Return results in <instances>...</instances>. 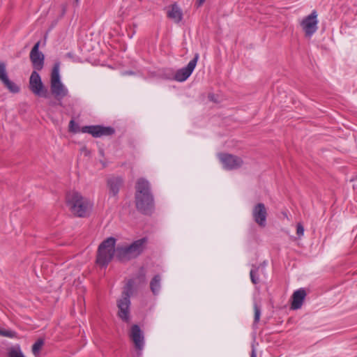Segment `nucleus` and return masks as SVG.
<instances>
[{"instance_id":"nucleus-6","label":"nucleus","mask_w":357,"mask_h":357,"mask_svg":"<svg viewBox=\"0 0 357 357\" xmlns=\"http://www.w3.org/2000/svg\"><path fill=\"white\" fill-rule=\"evenodd\" d=\"M59 66V63H56L52 68L50 78V90L52 96L59 102V105L62 106L61 100L68 96V90L61 82Z\"/></svg>"},{"instance_id":"nucleus-7","label":"nucleus","mask_w":357,"mask_h":357,"mask_svg":"<svg viewBox=\"0 0 357 357\" xmlns=\"http://www.w3.org/2000/svg\"><path fill=\"white\" fill-rule=\"evenodd\" d=\"M29 89L36 96L43 98L47 97V90L44 86L40 76L36 71H33L30 76Z\"/></svg>"},{"instance_id":"nucleus-21","label":"nucleus","mask_w":357,"mask_h":357,"mask_svg":"<svg viewBox=\"0 0 357 357\" xmlns=\"http://www.w3.org/2000/svg\"><path fill=\"white\" fill-rule=\"evenodd\" d=\"M6 357H25L20 347H11L7 354Z\"/></svg>"},{"instance_id":"nucleus-29","label":"nucleus","mask_w":357,"mask_h":357,"mask_svg":"<svg viewBox=\"0 0 357 357\" xmlns=\"http://www.w3.org/2000/svg\"><path fill=\"white\" fill-rule=\"evenodd\" d=\"M76 1H78V0H76Z\"/></svg>"},{"instance_id":"nucleus-12","label":"nucleus","mask_w":357,"mask_h":357,"mask_svg":"<svg viewBox=\"0 0 357 357\" xmlns=\"http://www.w3.org/2000/svg\"><path fill=\"white\" fill-rule=\"evenodd\" d=\"M254 221L260 227H264L266 225L267 210L263 203L257 204L252 208Z\"/></svg>"},{"instance_id":"nucleus-5","label":"nucleus","mask_w":357,"mask_h":357,"mask_svg":"<svg viewBox=\"0 0 357 357\" xmlns=\"http://www.w3.org/2000/svg\"><path fill=\"white\" fill-rule=\"evenodd\" d=\"M116 238L109 237L100 244L96 257V263L99 266H107L112 259L114 254L116 255Z\"/></svg>"},{"instance_id":"nucleus-26","label":"nucleus","mask_w":357,"mask_h":357,"mask_svg":"<svg viewBox=\"0 0 357 357\" xmlns=\"http://www.w3.org/2000/svg\"><path fill=\"white\" fill-rule=\"evenodd\" d=\"M74 125H75V122L73 120H71L70 121V124H69V128H70V130L71 131H73V132H76L75 130H74L73 127H74Z\"/></svg>"},{"instance_id":"nucleus-17","label":"nucleus","mask_w":357,"mask_h":357,"mask_svg":"<svg viewBox=\"0 0 357 357\" xmlns=\"http://www.w3.org/2000/svg\"><path fill=\"white\" fill-rule=\"evenodd\" d=\"M123 185V179L121 177H112L107 180V186L109 194L112 196H116L120 188Z\"/></svg>"},{"instance_id":"nucleus-27","label":"nucleus","mask_w":357,"mask_h":357,"mask_svg":"<svg viewBox=\"0 0 357 357\" xmlns=\"http://www.w3.org/2000/svg\"><path fill=\"white\" fill-rule=\"evenodd\" d=\"M206 0H197V6H201Z\"/></svg>"},{"instance_id":"nucleus-3","label":"nucleus","mask_w":357,"mask_h":357,"mask_svg":"<svg viewBox=\"0 0 357 357\" xmlns=\"http://www.w3.org/2000/svg\"><path fill=\"white\" fill-rule=\"evenodd\" d=\"M146 243L147 239L142 238L134 241L130 245L118 246L116 250V257L122 261L136 258L143 252Z\"/></svg>"},{"instance_id":"nucleus-10","label":"nucleus","mask_w":357,"mask_h":357,"mask_svg":"<svg viewBox=\"0 0 357 357\" xmlns=\"http://www.w3.org/2000/svg\"><path fill=\"white\" fill-rule=\"evenodd\" d=\"M82 132L91 134L94 137L109 136L114 133L115 130L112 127L102 126H86L82 128Z\"/></svg>"},{"instance_id":"nucleus-18","label":"nucleus","mask_w":357,"mask_h":357,"mask_svg":"<svg viewBox=\"0 0 357 357\" xmlns=\"http://www.w3.org/2000/svg\"><path fill=\"white\" fill-rule=\"evenodd\" d=\"M167 15L169 19L172 20L174 22L176 23L181 21L183 18L182 10L176 3H174L169 6Z\"/></svg>"},{"instance_id":"nucleus-13","label":"nucleus","mask_w":357,"mask_h":357,"mask_svg":"<svg viewBox=\"0 0 357 357\" xmlns=\"http://www.w3.org/2000/svg\"><path fill=\"white\" fill-rule=\"evenodd\" d=\"M40 41L37 42L30 52V59L33 67L37 70H40L44 65V55L39 51Z\"/></svg>"},{"instance_id":"nucleus-23","label":"nucleus","mask_w":357,"mask_h":357,"mask_svg":"<svg viewBox=\"0 0 357 357\" xmlns=\"http://www.w3.org/2000/svg\"><path fill=\"white\" fill-rule=\"evenodd\" d=\"M0 335L10 338L17 337V333L12 330L0 329Z\"/></svg>"},{"instance_id":"nucleus-11","label":"nucleus","mask_w":357,"mask_h":357,"mask_svg":"<svg viewBox=\"0 0 357 357\" xmlns=\"http://www.w3.org/2000/svg\"><path fill=\"white\" fill-rule=\"evenodd\" d=\"M199 57V54L196 53L194 58L188 63L187 66L177 70L174 75L175 80L178 82H183L186 80L193 72L198 61Z\"/></svg>"},{"instance_id":"nucleus-8","label":"nucleus","mask_w":357,"mask_h":357,"mask_svg":"<svg viewBox=\"0 0 357 357\" xmlns=\"http://www.w3.org/2000/svg\"><path fill=\"white\" fill-rule=\"evenodd\" d=\"M218 158L223 167L227 170L236 169L240 168L243 164L241 158L229 153H220L218 154Z\"/></svg>"},{"instance_id":"nucleus-16","label":"nucleus","mask_w":357,"mask_h":357,"mask_svg":"<svg viewBox=\"0 0 357 357\" xmlns=\"http://www.w3.org/2000/svg\"><path fill=\"white\" fill-rule=\"evenodd\" d=\"M306 296V292L303 289H299L294 292L292 295V301L291 308L298 310L301 307L303 301Z\"/></svg>"},{"instance_id":"nucleus-9","label":"nucleus","mask_w":357,"mask_h":357,"mask_svg":"<svg viewBox=\"0 0 357 357\" xmlns=\"http://www.w3.org/2000/svg\"><path fill=\"white\" fill-rule=\"evenodd\" d=\"M317 15V11L313 10L302 20L301 25L307 36L310 37L317 31L318 24Z\"/></svg>"},{"instance_id":"nucleus-2","label":"nucleus","mask_w":357,"mask_h":357,"mask_svg":"<svg viewBox=\"0 0 357 357\" xmlns=\"http://www.w3.org/2000/svg\"><path fill=\"white\" fill-rule=\"evenodd\" d=\"M66 205L73 215L79 218L89 215L93 204L77 191H70L66 197Z\"/></svg>"},{"instance_id":"nucleus-4","label":"nucleus","mask_w":357,"mask_h":357,"mask_svg":"<svg viewBox=\"0 0 357 357\" xmlns=\"http://www.w3.org/2000/svg\"><path fill=\"white\" fill-rule=\"evenodd\" d=\"M133 286V280H128L123 288L121 297L117 301V314L121 319L127 323L130 321V298L132 294Z\"/></svg>"},{"instance_id":"nucleus-25","label":"nucleus","mask_w":357,"mask_h":357,"mask_svg":"<svg viewBox=\"0 0 357 357\" xmlns=\"http://www.w3.org/2000/svg\"><path fill=\"white\" fill-rule=\"evenodd\" d=\"M296 233L298 236L303 235L304 228L301 224L297 225Z\"/></svg>"},{"instance_id":"nucleus-15","label":"nucleus","mask_w":357,"mask_h":357,"mask_svg":"<svg viewBox=\"0 0 357 357\" xmlns=\"http://www.w3.org/2000/svg\"><path fill=\"white\" fill-rule=\"evenodd\" d=\"M0 80L10 92L15 93L20 91V87L8 79L4 62H0Z\"/></svg>"},{"instance_id":"nucleus-22","label":"nucleus","mask_w":357,"mask_h":357,"mask_svg":"<svg viewBox=\"0 0 357 357\" xmlns=\"http://www.w3.org/2000/svg\"><path fill=\"white\" fill-rule=\"evenodd\" d=\"M254 312H255V316H254V323L255 324H257L260 319V317H261V308L260 307L255 303H254Z\"/></svg>"},{"instance_id":"nucleus-28","label":"nucleus","mask_w":357,"mask_h":357,"mask_svg":"<svg viewBox=\"0 0 357 357\" xmlns=\"http://www.w3.org/2000/svg\"><path fill=\"white\" fill-rule=\"evenodd\" d=\"M250 357H257V354L255 349H252Z\"/></svg>"},{"instance_id":"nucleus-1","label":"nucleus","mask_w":357,"mask_h":357,"mask_svg":"<svg viewBox=\"0 0 357 357\" xmlns=\"http://www.w3.org/2000/svg\"><path fill=\"white\" fill-rule=\"evenodd\" d=\"M135 206L143 214H151L154 208V199L150 183L144 178L137 179L135 184Z\"/></svg>"},{"instance_id":"nucleus-14","label":"nucleus","mask_w":357,"mask_h":357,"mask_svg":"<svg viewBox=\"0 0 357 357\" xmlns=\"http://www.w3.org/2000/svg\"><path fill=\"white\" fill-rule=\"evenodd\" d=\"M130 337L132 340L135 347L137 350H142L144 345V337L143 332L138 325H133L130 332Z\"/></svg>"},{"instance_id":"nucleus-24","label":"nucleus","mask_w":357,"mask_h":357,"mask_svg":"<svg viewBox=\"0 0 357 357\" xmlns=\"http://www.w3.org/2000/svg\"><path fill=\"white\" fill-rule=\"evenodd\" d=\"M258 268H252L250 273V279L253 284H256L259 282V278L257 276Z\"/></svg>"},{"instance_id":"nucleus-19","label":"nucleus","mask_w":357,"mask_h":357,"mask_svg":"<svg viewBox=\"0 0 357 357\" xmlns=\"http://www.w3.org/2000/svg\"><path fill=\"white\" fill-rule=\"evenodd\" d=\"M161 278L159 275L153 277L150 282V288L153 294H157L160 289Z\"/></svg>"},{"instance_id":"nucleus-20","label":"nucleus","mask_w":357,"mask_h":357,"mask_svg":"<svg viewBox=\"0 0 357 357\" xmlns=\"http://www.w3.org/2000/svg\"><path fill=\"white\" fill-rule=\"evenodd\" d=\"M44 340L38 339L32 346L31 351L35 356H38L44 345Z\"/></svg>"}]
</instances>
